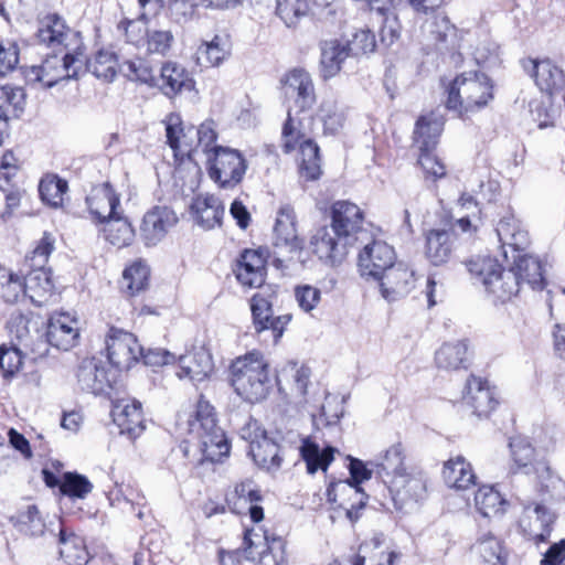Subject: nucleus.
I'll use <instances>...</instances> for the list:
<instances>
[{
    "label": "nucleus",
    "instance_id": "nucleus-1",
    "mask_svg": "<svg viewBox=\"0 0 565 565\" xmlns=\"http://www.w3.org/2000/svg\"><path fill=\"white\" fill-rule=\"evenodd\" d=\"M268 366L258 351L235 359L230 371L231 384L237 395L252 404L265 399L271 387Z\"/></svg>",
    "mask_w": 565,
    "mask_h": 565
},
{
    "label": "nucleus",
    "instance_id": "nucleus-2",
    "mask_svg": "<svg viewBox=\"0 0 565 565\" xmlns=\"http://www.w3.org/2000/svg\"><path fill=\"white\" fill-rule=\"evenodd\" d=\"M189 431L198 439L199 461L217 462L228 456L231 447L224 431L216 425L214 407L202 395L193 418L189 420Z\"/></svg>",
    "mask_w": 565,
    "mask_h": 565
},
{
    "label": "nucleus",
    "instance_id": "nucleus-3",
    "mask_svg": "<svg viewBox=\"0 0 565 565\" xmlns=\"http://www.w3.org/2000/svg\"><path fill=\"white\" fill-rule=\"evenodd\" d=\"M447 95L446 107L462 116L486 107L492 100L493 84L482 72H463L450 83Z\"/></svg>",
    "mask_w": 565,
    "mask_h": 565
},
{
    "label": "nucleus",
    "instance_id": "nucleus-4",
    "mask_svg": "<svg viewBox=\"0 0 565 565\" xmlns=\"http://www.w3.org/2000/svg\"><path fill=\"white\" fill-rule=\"evenodd\" d=\"M468 271L483 285L494 301L505 302L520 291L519 276L489 256H477L466 263Z\"/></svg>",
    "mask_w": 565,
    "mask_h": 565
},
{
    "label": "nucleus",
    "instance_id": "nucleus-5",
    "mask_svg": "<svg viewBox=\"0 0 565 565\" xmlns=\"http://www.w3.org/2000/svg\"><path fill=\"white\" fill-rule=\"evenodd\" d=\"M54 237L45 232L31 255L25 259V266L30 270L23 276L24 289L26 297L38 306H42L53 295L54 285L51 273L45 265L54 249Z\"/></svg>",
    "mask_w": 565,
    "mask_h": 565
},
{
    "label": "nucleus",
    "instance_id": "nucleus-6",
    "mask_svg": "<svg viewBox=\"0 0 565 565\" xmlns=\"http://www.w3.org/2000/svg\"><path fill=\"white\" fill-rule=\"evenodd\" d=\"M282 150L292 152L297 147L300 151L299 174L306 181H315L321 175V159L318 145L310 138H306L302 124L288 111L287 119L281 131Z\"/></svg>",
    "mask_w": 565,
    "mask_h": 565
},
{
    "label": "nucleus",
    "instance_id": "nucleus-7",
    "mask_svg": "<svg viewBox=\"0 0 565 565\" xmlns=\"http://www.w3.org/2000/svg\"><path fill=\"white\" fill-rule=\"evenodd\" d=\"M40 65L28 71L30 81L39 82L45 87H53L60 81L76 79L85 74V53L53 51Z\"/></svg>",
    "mask_w": 565,
    "mask_h": 565
},
{
    "label": "nucleus",
    "instance_id": "nucleus-8",
    "mask_svg": "<svg viewBox=\"0 0 565 565\" xmlns=\"http://www.w3.org/2000/svg\"><path fill=\"white\" fill-rule=\"evenodd\" d=\"M36 39L40 44L53 51L85 53L81 33L72 30L56 13L46 14L39 20Z\"/></svg>",
    "mask_w": 565,
    "mask_h": 565
},
{
    "label": "nucleus",
    "instance_id": "nucleus-9",
    "mask_svg": "<svg viewBox=\"0 0 565 565\" xmlns=\"http://www.w3.org/2000/svg\"><path fill=\"white\" fill-rule=\"evenodd\" d=\"M206 161L210 178L223 189H232L241 183L247 170L243 154L228 147L214 148Z\"/></svg>",
    "mask_w": 565,
    "mask_h": 565
},
{
    "label": "nucleus",
    "instance_id": "nucleus-10",
    "mask_svg": "<svg viewBox=\"0 0 565 565\" xmlns=\"http://www.w3.org/2000/svg\"><path fill=\"white\" fill-rule=\"evenodd\" d=\"M106 350L108 361L117 372L129 370L142 353V348L132 333L116 328L109 330Z\"/></svg>",
    "mask_w": 565,
    "mask_h": 565
},
{
    "label": "nucleus",
    "instance_id": "nucleus-11",
    "mask_svg": "<svg viewBox=\"0 0 565 565\" xmlns=\"http://www.w3.org/2000/svg\"><path fill=\"white\" fill-rule=\"evenodd\" d=\"M495 232L507 262H510L511 254L525 252L531 244L529 231L510 209L500 216Z\"/></svg>",
    "mask_w": 565,
    "mask_h": 565
},
{
    "label": "nucleus",
    "instance_id": "nucleus-12",
    "mask_svg": "<svg viewBox=\"0 0 565 565\" xmlns=\"http://www.w3.org/2000/svg\"><path fill=\"white\" fill-rule=\"evenodd\" d=\"M76 375L81 388L94 395L108 394L117 381V371L95 358L83 360Z\"/></svg>",
    "mask_w": 565,
    "mask_h": 565
},
{
    "label": "nucleus",
    "instance_id": "nucleus-13",
    "mask_svg": "<svg viewBox=\"0 0 565 565\" xmlns=\"http://www.w3.org/2000/svg\"><path fill=\"white\" fill-rule=\"evenodd\" d=\"M179 218L168 206H154L142 217L140 236L146 246H156L169 231L177 225Z\"/></svg>",
    "mask_w": 565,
    "mask_h": 565
},
{
    "label": "nucleus",
    "instance_id": "nucleus-14",
    "mask_svg": "<svg viewBox=\"0 0 565 565\" xmlns=\"http://www.w3.org/2000/svg\"><path fill=\"white\" fill-rule=\"evenodd\" d=\"M364 215L362 210L350 201H337L331 206L332 232L347 243H352L361 231Z\"/></svg>",
    "mask_w": 565,
    "mask_h": 565
},
{
    "label": "nucleus",
    "instance_id": "nucleus-15",
    "mask_svg": "<svg viewBox=\"0 0 565 565\" xmlns=\"http://www.w3.org/2000/svg\"><path fill=\"white\" fill-rule=\"evenodd\" d=\"M396 259L394 248L383 241H373L359 254V269L363 277L379 279Z\"/></svg>",
    "mask_w": 565,
    "mask_h": 565
},
{
    "label": "nucleus",
    "instance_id": "nucleus-16",
    "mask_svg": "<svg viewBox=\"0 0 565 565\" xmlns=\"http://www.w3.org/2000/svg\"><path fill=\"white\" fill-rule=\"evenodd\" d=\"M262 499L258 486L250 479L235 484L233 491L226 495V502L233 512L242 514L248 511L252 521L255 523L264 519V510L257 504Z\"/></svg>",
    "mask_w": 565,
    "mask_h": 565
},
{
    "label": "nucleus",
    "instance_id": "nucleus-17",
    "mask_svg": "<svg viewBox=\"0 0 565 565\" xmlns=\"http://www.w3.org/2000/svg\"><path fill=\"white\" fill-rule=\"evenodd\" d=\"M377 280L383 298L395 301L413 289L415 271L402 262H394Z\"/></svg>",
    "mask_w": 565,
    "mask_h": 565
},
{
    "label": "nucleus",
    "instance_id": "nucleus-18",
    "mask_svg": "<svg viewBox=\"0 0 565 565\" xmlns=\"http://www.w3.org/2000/svg\"><path fill=\"white\" fill-rule=\"evenodd\" d=\"M234 274L237 281L247 288H259L267 274L266 257L262 250L245 249L238 257Z\"/></svg>",
    "mask_w": 565,
    "mask_h": 565
},
{
    "label": "nucleus",
    "instance_id": "nucleus-19",
    "mask_svg": "<svg viewBox=\"0 0 565 565\" xmlns=\"http://www.w3.org/2000/svg\"><path fill=\"white\" fill-rule=\"evenodd\" d=\"M79 337L78 320L68 312H54L47 322L46 340L56 349H72Z\"/></svg>",
    "mask_w": 565,
    "mask_h": 565
},
{
    "label": "nucleus",
    "instance_id": "nucleus-20",
    "mask_svg": "<svg viewBox=\"0 0 565 565\" xmlns=\"http://www.w3.org/2000/svg\"><path fill=\"white\" fill-rule=\"evenodd\" d=\"M111 415L120 434L127 435L130 439L139 437L146 428L141 403L137 399L116 401Z\"/></svg>",
    "mask_w": 565,
    "mask_h": 565
},
{
    "label": "nucleus",
    "instance_id": "nucleus-21",
    "mask_svg": "<svg viewBox=\"0 0 565 565\" xmlns=\"http://www.w3.org/2000/svg\"><path fill=\"white\" fill-rule=\"evenodd\" d=\"M375 468L376 473L388 487L397 478H403L408 467L406 466V449L401 441H396L387 449L379 454L374 461L369 462Z\"/></svg>",
    "mask_w": 565,
    "mask_h": 565
},
{
    "label": "nucleus",
    "instance_id": "nucleus-22",
    "mask_svg": "<svg viewBox=\"0 0 565 565\" xmlns=\"http://www.w3.org/2000/svg\"><path fill=\"white\" fill-rule=\"evenodd\" d=\"M177 376L192 382H202L213 372L214 364L210 352L203 348H194L178 358Z\"/></svg>",
    "mask_w": 565,
    "mask_h": 565
},
{
    "label": "nucleus",
    "instance_id": "nucleus-23",
    "mask_svg": "<svg viewBox=\"0 0 565 565\" xmlns=\"http://www.w3.org/2000/svg\"><path fill=\"white\" fill-rule=\"evenodd\" d=\"M463 399L478 417H487L498 405L494 388L487 380L473 375L467 381Z\"/></svg>",
    "mask_w": 565,
    "mask_h": 565
},
{
    "label": "nucleus",
    "instance_id": "nucleus-24",
    "mask_svg": "<svg viewBox=\"0 0 565 565\" xmlns=\"http://www.w3.org/2000/svg\"><path fill=\"white\" fill-rule=\"evenodd\" d=\"M194 79L180 64L167 62L162 65L160 76L156 77L153 86H157L169 98L194 88Z\"/></svg>",
    "mask_w": 565,
    "mask_h": 565
},
{
    "label": "nucleus",
    "instance_id": "nucleus-25",
    "mask_svg": "<svg viewBox=\"0 0 565 565\" xmlns=\"http://www.w3.org/2000/svg\"><path fill=\"white\" fill-rule=\"evenodd\" d=\"M86 202L90 214L99 223H107L120 214L118 211L120 207L119 195L108 182L94 189Z\"/></svg>",
    "mask_w": 565,
    "mask_h": 565
},
{
    "label": "nucleus",
    "instance_id": "nucleus-26",
    "mask_svg": "<svg viewBox=\"0 0 565 565\" xmlns=\"http://www.w3.org/2000/svg\"><path fill=\"white\" fill-rule=\"evenodd\" d=\"M311 245L313 253L317 254L321 260L330 265H335L344 259L348 253L347 246L350 245V243L339 239L332 232V227L328 228L327 226H322L318 228L311 237Z\"/></svg>",
    "mask_w": 565,
    "mask_h": 565
},
{
    "label": "nucleus",
    "instance_id": "nucleus-27",
    "mask_svg": "<svg viewBox=\"0 0 565 565\" xmlns=\"http://www.w3.org/2000/svg\"><path fill=\"white\" fill-rule=\"evenodd\" d=\"M286 94L295 96V104L300 111H306L316 103L315 85L310 74L302 68L290 71L285 78Z\"/></svg>",
    "mask_w": 565,
    "mask_h": 565
},
{
    "label": "nucleus",
    "instance_id": "nucleus-28",
    "mask_svg": "<svg viewBox=\"0 0 565 565\" xmlns=\"http://www.w3.org/2000/svg\"><path fill=\"white\" fill-rule=\"evenodd\" d=\"M531 75L537 87L550 95L561 92L565 86L564 71L550 58L529 60Z\"/></svg>",
    "mask_w": 565,
    "mask_h": 565
},
{
    "label": "nucleus",
    "instance_id": "nucleus-29",
    "mask_svg": "<svg viewBox=\"0 0 565 565\" xmlns=\"http://www.w3.org/2000/svg\"><path fill=\"white\" fill-rule=\"evenodd\" d=\"M225 207L221 200L213 194H199L190 205V212L195 223L204 230L220 226Z\"/></svg>",
    "mask_w": 565,
    "mask_h": 565
},
{
    "label": "nucleus",
    "instance_id": "nucleus-30",
    "mask_svg": "<svg viewBox=\"0 0 565 565\" xmlns=\"http://www.w3.org/2000/svg\"><path fill=\"white\" fill-rule=\"evenodd\" d=\"M510 268L519 276V285L527 284L533 290L544 289L546 281L544 278L542 262L532 255L515 253L510 255Z\"/></svg>",
    "mask_w": 565,
    "mask_h": 565
},
{
    "label": "nucleus",
    "instance_id": "nucleus-31",
    "mask_svg": "<svg viewBox=\"0 0 565 565\" xmlns=\"http://www.w3.org/2000/svg\"><path fill=\"white\" fill-rule=\"evenodd\" d=\"M319 47L320 73L323 79L334 77L341 71L344 61L352 55L348 43L340 39L321 41Z\"/></svg>",
    "mask_w": 565,
    "mask_h": 565
},
{
    "label": "nucleus",
    "instance_id": "nucleus-32",
    "mask_svg": "<svg viewBox=\"0 0 565 565\" xmlns=\"http://www.w3.org/2000/svg\"><path fill=\"white\" fill-rule=\"evenodd\" d=\"M349 471L351 479L345 480V482H349L355 488V490H359V494H355L356 502L352 503L350 508H345L342 502L339 507L345 509L347 516L351 522H355L360 518V510L365 507L369 498L360 484L371 479L372 469L367 468V465L362 460L350 457Z\"/></svg>",
    "mask_w": 565,
    "mask_h": 565
},
{
    "label": "nucleus",
    "instance_id": "nucleus-33",
    "mask_svg": "<svg viewBox=\"0 0 565 565\" xmlns=\"http://www.w3.org/2000/svg\"><path fill=\"white\" fill-rule=\"evenodd\" d=\"M435 363L445 371H458L469 365L468 343L466 340L445 342L435 353Z\"/></svg>",
    "mask_w": 565,
    "mask_h": 565
},
{
    "label": "nucleus",
    "instance_id": "nucleus-34",
    "mask_svg": "<svg viewBox=\"0 0 565 565\" xmlns=\"http://www.w3.org/2000/svg\"><path fill=\"white\" fill-rule=\"evenodd\" d=\"M397 555L388 551L382 541V535H376L370 541L363 542L356 555L352 557V565H394Z\"/></svg>",
    "mask_w": 565,
    "mask_h": 565
},
{
    "label": "nucleus",
    "instance_id": "nucleus-35",
    "mask_svg": "<svg viewBox=\"0 0 565 565\" xmlns=\"http://www.w3.org/2000/svg\"><path fill=\"white\" fill-rule=\"evenodd\" d=\"M299 451L306 462L307 472L315 475L318 470L327 471L338 450L332 446L321 448L311 437H306L301 441Z\"/></svg>",
    "mask_w": 565,
    "mask_h": 565
},
{
    "label": "nucleus",
    "instance_id": "nucleus-36",
    "mask_svg": "<svg viewBox=\"0 0 565 565\" xmlns=\"http://www.w3.org/2000/svg\"><path fill=\"white\" fill-rule=\"evenodd\" d=\"M443 477L447 486L457 490L468 489L476 483L477 479L471 463L460 455L445 462Z\"/></svg>",
    "mask_w": 565,
    "mask_h": 565
},
{
    "label": "nucleus",
    "instance_id": "nucleus-37",
    "mask_svg": "<svg viewBox=\"0 0 565 565\" xmlns=\"http://www.w3.org/2000/svg\"><path fill=\"white\" fill-rule=\"evenodd\" d=\"M274 233L276 246H289L291 250L300 247L295 223V212L289 204L281 205L278 210Z\"/></svg>",
    "mask_w": 565,
    "mask_h": 565
},
{
    "label": "nucleus",
    "instance_id": "nucleus-38",
    "mask_svg": "<svg viewBox=\"0 0 565 565\" xmlns=\"http://www.w3.org/2000/svg\"><path fill=\"white\" fill-rule=\"evenodd\" d=\"M452 234L445 230H431L426 235V256L439 266L447 263L452 253Z\"/></svg>",
    "mask_w": 565,
    "mask_h": 565
},
{
    "label": "nucleus",
    "instance_id": "nucleus-39",
    "mask_svg": "<svg viewBox=\"0 0 565 565\" xmlns=\"http://www.w3.org/2000/svg\"><path fill=\"white\" fill-rule=\"evenodd\" d=\"M166 124V136L168 145L177 152L182 154H190L193 149V142L191 135L194 127H190L186 130L182 126L181 117L178 114H170L164 119Z\"/></svg>",
    "mask_w": 565,
    "mask_h": 565
},
{
    "label": "nucleus",
    "instance_id": "nucleus-40",
    "mask_svg": "<svg viewBox=\"0 0 565 565\" xmlns=\"http://www.w3.org/2000/svg\"><path fill=\"white\" fill-rule=\"evenodd\" d=\"M58 543L60 555L67 565H86L88 563L89 555L81 536L61 529Z\"/></svg>",
    "mask_w": 565,
    "mask_h": 565
},
{
    "label": "nucleus",
    "instance_id": "nucleus-41",
    "mask_svg": "<svg viewBox=\"0 0 565 565\" xmlns=\"http://www.w3.org/2000/svg\"><path fill=\"white\" fill-rule=\"evenodd\" d=\"M443 120L434 114L420 116L414 130V140L418 148L434 150L443 131Z\"/></svg>",
    "mask_w": 565,
    "mask_h": 565
},
{
    "label": "nucleus",
    "instance_id": "nucleus-42",
    "mask_svg": "<svg viewBox=\"0 0 565 565\" xmlns=\"http://www.w3.org/2000/svg\"><path fill=\"white\" fill-rule=\"evenodd\" d=\"M11 524L22 534L41 536L45 533V522L35 504H29L10 516Z\"/></svg>",
    "mask_w": 565,
    "mask_h": 565
},
{
    "label": "nucleus",
    "instance_id": "nucleus-43",
    "mask_svg": "<svg viewBox=\"0 0 565 565\" xmlns=\"http://www.w3.org/2000/svg\"><path fill=\"white\" fill-rule=\"evenodd\" d=\"M393 495H401L402 499L418 501L426 492V480L420 472L406 470L403 478H397L388 486Z\"/></svg>",
    "mask_w": 565,
    "mask_h": 565
},
{
    "label": "nucleus",
    "instance_id": "nucleus-44",
    "mask_svg": "<svg viewBox=\"0 0 565 565\" xmlns=\"http://www.w3.org/2000/svg\"><path fill=\"white\" fill-rule=\"evenodd\" d=\"M279 451V445L267 437L266 434H264L260 439L253 440L249 444V454L255 463L266 469L280 467L282 459Z\"/></svg>",
    "mask_w": 565,
    "mask_h": 565
},
{
    "label": "nucleus",
    "instance_id": "nucleus-45",
    "mask_svg": "<svg viewBox=\"0 0 565 565\" xmlns=\"http://www.w3.org/2000/svg\"><path fill=\"white\" fill-rule=\"evenodd\" d=\"M475 505L481 515L491 518L502 515L509 503L493 487L483 486L475 494Z\"/></svg>",
    "mask_w": 565,
    "mask_h": 565
},
{
    "label": "nucleus",
    "instance_id": "nucleus-46",
    "mask_svg": "<svg viewBox=\"0 0 565 565\" xmlns=\"http://www.w3.org/2000/svg\"><path fill=\"white\" fill-rule=\"evenodd\" d=\"M230 55V47L218 35L210 42H203L196 51V62L203 67H214L223 63Z\"/></svg>",
    "mask_w": 565,
    "mask_h": 565
},
{
    "label": "nucleus",
    "instance_id": "nucleus-47",
    "mask_svg": "<svg viewBox=\"0 0 565 565\" xmlns=\"http://www.w3.org/2000/svg\"><path fill=\"white\" fill-rule=\"evenodd\" d=\"M119 66L120 63L113 52L98 51L93 60H88L85 54V74L90 72L97 78L113 81Z\"/></svg>",
    "mask_w": 565,
    "mask_h": 565
},
{
    "label": "nucleus",
    "instance_id": "nucleus-48",
    "mask_svg": "<svg viewBox=\"0 0 565 565\" xmlns=\"http://www.w3.org/2000/svg\"><path fill=\"white\" fill-rule=\"evenodd\" d=\"M104 233L106 241L118 248L129 246L135 238L134 227L121 213L106 223Z\"/></svg>",
    "mask_w": 565,
    "mask_h": 565
},
{
    "label": "nucleus",
    "instance_id": "nucleus-49",
    "mask_svg": "<svg viewBox=\"0 0 565 565\" xmlns=\"http://www.w3.org/2000/svg\"><path fill=\"white\" fill-rule=\"evenodd\" d=\"M309 11L308 0H278L276 6V14L288 28L297 26Z\"/></svg>",
    "mask_w": 565,
    "mask_h": 565
},
{
    "label": "nucleus",
    "instance_id": "nucleus-50",
    "mask_svg": "<svg viewBox=\"0 0 565 565\" xmlns=\"http://www.w3.org/2000/svg\"><path fill=\"white\" fill-rule=\"evenodd\" d=\"M150 269L148 265L139 259L134 262L122 273V286L134 296L145 290L149 282Z\"/></svg>",
    "mask_w": 565,
    "mask_h": 565
},
{
    "label": "nucleus",
    "instance_id": "nucleus-51",
    "mask_svg": "<svg viewBox=\"0 0 565 565\" xmlns=\"http://www.w3.org/2000/svg\"><path fill=\"white\" fill-rule=\"evenodd\" d=\"M67 189V181L55 174L44 177L39 184L41 199L54 207L62 204L63 195Z\"/></svg>",
    "mask_w": 565,
    "mask_h": 565
},
{
    "label": "nucleus",
    "instance_id": "nucleus-52",
    "mask_svg": "<svg viewBox=\"0 0 565 565\" xmlns=\"http://www.w3.org/2000/svg\"><path fill=\"white\" fill-rule=\"evenodd\" d=\"M319 116L323 121L324 131L338 132L345 121V114L333 98L323 99L319 107Z\"/></svg>",
    "mask_w": 565,
    "mask_h": 565
},
{
    "label": "nucleus",
    "instance_id": "nucleus-53",
    "mask_svg": "<svg viewBox=\"0 0 565 565\" xmlns=\"http://www.w3.org/2000/svg\"><path fill=\"white\" fill-rule=\"evenodd\" d=\"M119 72L129 81L154 85L156 75L149 64L142 58L126 60L120 63Z\"/></svg>",
    "mask_w": 565,
    "mask_h": 565
},
{
    "label": "nucleus",
    "instance_id": "nucleus-54",
    "mask_svg": "<svg viewBox=\"0 0 565 565\" xmlns=\"http://www.w3.org/2000/svg\"><path fill=\"white\" fill-rule=\"evenodd\" d=\"M93 490L92 482L77 472H65L63 475L60 491L70 498L84 499Z\"/></svg>",
    "mask_w": 565,
    "mask_h": 565
},
{
    "label": "nucleus",
    "instance_id": "nucleus-55",
    "mask_svg": "<svg viewBox=\"0 0 565 565\" xmlns=\"http://www.w3.org/2000/svg\"><path fill=\"white\" fill-rule=\"evenodd\" d=\"M475 546L486 563L504 565L501 542L491 532L481 534Z\"/></svg>",
    "mask_w": 565,
    "mask_h": 565
},
{
    "label": "nucleus",
    "instance_id": "nucleus-56",
    "mask_svg": "<svg viewBox=\"0 0 565 565\" xmlns=\"http://www.w3.org/2000/svg\"><path fill=\"white\" fill-rule=\"evenodd\" d=\"M25 104V94L21 87H12L4 85L0 87V109L7 111L8 117L10 113L14 117L23 111Z\"/></svg>",
    "mask_w": 565,
    "mask_h": 565
},
{
    "label": "nucleus",
    "instance_id": "nucleus-57",
    "mask_svg": "<svg viewBox=\"0 0 565 565\" xmlns=\"http://www.w3.org/2000/svg\"><path fill=\"white\" fill-rule=\"evenodd\" d=\"M173 41V34L169 30H147L143 45H146L148 54L164 56L170 51Z\"/></svg>",
    "mask_w": 565,
    "mask_h": 565
},
{
    "label": "nucleus",
    "instance_id": "nucleus-58",
    "mask_svg": "<svg viewBox=\"0 0 565 565\" xmlns=\"http://www.w3.org/2000/svg\"><path fill=\"white\" fill-rule=\"evenodd\" d=\"M26 297L23 285V277L10 273L0 276V298L8 303L18 302L21 298Z\"/></svg>",
    "mask_w": 565,
    "mask_h": 565
},
{
    "label": "nucleus",
    "instance_id": "nucleus-59",
    "mask_svg": "<svg viewBox=\"0 0 565 565\" xmlns=\"http://www.w3.org/2000/svg\"><path fill=\"white\" fill-rule=\"evenodd\" d=\"M511 457L516 470L529 468L533 460L535 450L531 443L523 437H515L509 444Z\"/></svg>",
    "mask_w": 565,
    "mask_h": 565
},
{
    "label": "nucleus",
    "instance_id": "nucleus-60",
    "mask_svg": "<svg viewBox=\"0 0 565 565\" xmlns=\"http://www.w3.org/2000/svg\"><path fill=\"white\" fill-rule=\"evenodd\" d=\"M428 31L438 44L452 43L457 38L456 26L451 24L448 17L443 14L434 17L428 23Z\"/></svg>",
    "mask_w": 565,
    "mask_h": 565
},
{
    "label": "nucleus",
    "instance_id": "nucleus-61",
    "mask_svg": "<svg viewBox=\"0 0 565 565\" xmlns=\"http://www.w3.org/2000/svg\"><path fill=\"white\" fill-rule=\"evenodd\" d=\"M23 356L21 350L15 347H0V371L4 377H12L22 366Z\"/></svg>",
    "mask_w": 565,
    "mask_h": 565
},
{
    "label": "nucleus",
    "instance_id": "nucleus-62",
    "mask_svg": "<svg viewBox=\"0 0 565 565\" xmlns=\"http://www.w3.org/2000/svg\"><path fill=\"white\" fill-rule=\"evenodd\" d=\"M195 136L198 141L195 146L193 145V149L201 148L202 151L209 157L213 153V149L218 147L215 145L217 139V134L214 128L213 121H205L201 124L198 128H194L191 138Z\"/></svg>",
    "mask_w": 565,
    "mask_h": 565
},
{
    "label": "nucleus",
    "instance_id": "nucleus-63",
    "mask_svg": "<svg viewBox=\"0 0 565 565\" xmlns=\"http://www.w3.org/2000/svg\"><path fill=\"white\" fill-rule=\"evenodd\" d=\"M275 295L274 292L260 291L256 292L250 299V311L253 322L260 326L263 322L262 317L274 315L273 303Z\"/></svg>",
    "mask_w": 565,
    "mask_h": 565
},
{
    "label": "nucleus",
    "instance_id": "nucleus-64",
    "mask_svg": "<svg viewBox=\"0 0 565 565\" xmlns=\"http://www.w3.org/2000/svg\"><path fill=\"white\" fill-rule=\"evenodd\" d=\"M420 154L418 163L422 167L426 178L438 180L446 175V167L440 159L434 153V150L419 149Z\"/></svg>",
    "mask_w": 565,
    "mask_h": 565
}]
</instances>
